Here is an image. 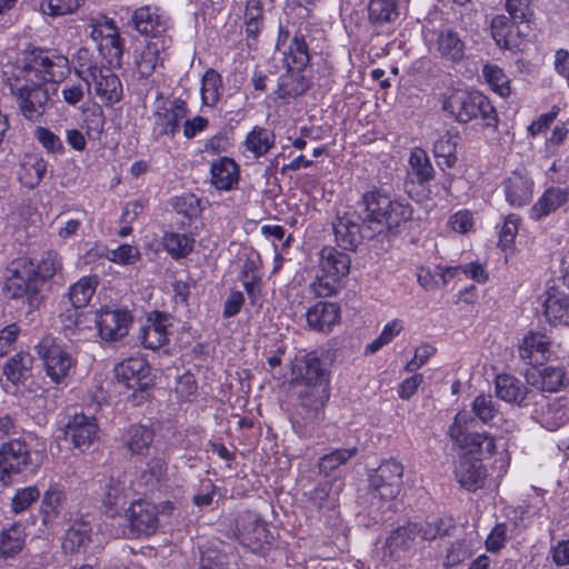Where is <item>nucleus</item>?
Listing matches in <instances>:
<instances>
[{
  "mask_svg": "<svg viewBox=\"0 0 569 569\" xmlns=\"http://www.w3.org/2000/svg\"><path fill=\"white\" fill-rule=\"evenodd\" d=\"M360 207L363 217L356 211L338 213L332 227L336 241L345 250H355L365 238H372L385 230H398L412 218V207L403 199H391L382 190L363 193Z\"/></svg>",
  "mask_w": 569,
  "mask_h": 569,
  "instance_id": "1",
  "label": "nucleus"
},
{
  "mask_svg": "<svg viewBox=\"0 0 569 569\" xmlns=\"http://www.w3.org/2000/svg\"><path fill=\"white\" fill-rule=\"evenodd\" d=\"M62 269V261L54 251L46 252L38 263L20 259L7 270L3 293L9 299H22L31 309L43 301V287Z\"/></svg>",
  "mask_w": 569,
  "mask_h": 569,
  "instance_id": "2",
  "label": "nucleus"
},
{
  "mask_svg": "<svg viewBox=\"0 0 569 569\" xmlns=\"http://www.w3.org/2000/svg\"><path fill=\"white\" fill-rule=\"evenodd\" d=\"M507 10L513 20L505 14H497L491 20V34L502 49L519 50L531 33L532 10L530 0H507Z\"/></svg>",
  "mask_w": 569,
  "mask_h": 569,
  "instance_id": "3",
  "label": "nucleus"
},
{
  "mask_svg": "<svg viewBox=\"0 0 569 569\" xmlns=\"http://www.w3.org/2000/svg\"><path fill=\"white\" fill-rule=\"evenodd\" d=\"M403 483V466L395 460L382 461L370 476L369 512L376 521L385 520V513L391 510L392 502L400 493Z\"/></svg>",
  "mask_w": 569,
  "mask_h": 569,
  "instance_id": "4",
  "label": "nucleus"
},
{
  "mask_svg": "<svg viewBox=\"0 0 569 569\" xmlns=\"http://www.w3.org/2000/svg\"><path fill=\"white\" fill-rule=\"evenodd\" d=\"M20 63L13 77L41 82L43 86L49 81L60 82L69 72L68 58L53 50L34 48L24 51Z\"/></svg>",
  "mask_w": 569,
  "mask_h": 569,
  "instance_id": "5",
  "label": "nucleus"
},
{
  "mask_svg": "<svg viewBox=\"0 0 569 569\" xmlns=\"http://www.w3.org/2000/svg\"><path fill=\"white\" fill-rule=\"evenodd\" d=\"M442 109L461 123L480 119L488 128H496L498 124L495 107L479 91L452 90L445 97Z\"/></svg>",
  "mask_w": 569,
  "mask_h": 569,
  "instance_id": "6",
  "label": "nucleus"
},
{
  "mask_svg": "<svg viewBox=\"0 0 569 569\" xmlns=\"http://www.w3.org/2000/svg\"><path fill=\"white\" fill-rule=\"evenodd\" d=\"M283 62L288 70L278 79L277 94L280 99L296 98L309 88V80L302 74V69L309 63L308 44L302 34H296L283 52Z\"/></svg>",
  "mask_w": 569,
  "mask_h": 569,
  "instance_id": "7",
  "label": "nucleus"
},
{
  "mask_svg": "<svg viewBox=\"0 0 569 569\" xmlns=\"http://www.w3.org/2000/svg\"><path fill=\"white\" fill-rule=\"evenodd\" d=\"M9 86L23 118L28 121L39 122L51 107L46 86L21 77H12L9 80Z\"/></svg>",
  "mask_w": 569,
  "mask_h": 569,
  "instance_id": "8",
  "label": "nucleus"
},
{
  "mask_svg": "<svg viewBox=\"0 0 569 569\" xmlns=\"http://www.w3.org/2000/svg\"><path fill=\"white\" fill-rule=\"evenodd\" d=\"M473 423V417L467 411H459L449 427L451 440L469 453L493 456L496 452L495 438L487 432H470L469 429Z\"/></svg>",
  "mask_w": 569,
  "mask_h": 569,
  "instance_id": "9",
  "label": "nucleus"
},
{
  "mask_svg": "<svg viewBox=\"0 0 569 569\" xmlns=\"http://www.w3.org/2000/svg\"><path fill=\"white\" fill-rule=\"evenodd\" d=\"M551 338L545 333L536 332V353H541V357L549 361L548 363H539L536 359V371H538V379L536 386L543 392H558L569 383L566 368L556 360H550Z\"/></svg>",
  "mask_w": 569,
  "mask_h": 569,
  "instance_id": "10",
  "label": "nucleus"
},
{
  "mask_svg": "<svg viewBox=\"0 0 569 569\" xmlns=\"http://www.w3.org/2000/svg\"><path fill=\"white\" fill-rule=\"evenodd\" d=\"M39 463L32 459L29 445L21 439H13L0 446V485L11 483L14 475L24 471L36 472Z\"/></svg>",
  "mask_w": 569,
  "mask_h": 569,
  "instance_id": "11",
  "label": "nucleus"
},
{
  "mask_svg": "<svg viewBox=\"0 0 569 569\" xmlns=\"http://www.w3.org/2000/svg\"><path fill=\"white\" fill-rule=\"evenodd\" d=\"M37 351L47 376L57 385L63 383L76 365L73 356L60 341L49 336L37 345Z\"/></svg>",
  "mask_w": 569,
  "mask_h": 569,
  "instance_id": "12",
  "label": "nucleus"
},
{
  "mask_svg": "<svg viewBox=\"0 0 569 569\" xmlns=\"http://www.w3.org/2000/svg\"><path fill=\"white\" fill-rule=\"evenodd\" d=\"M78 76L93 87L96 96L104 106L111 107L122 99V83L111 69L80 63Z\"/></svg>",
  "mask_w": 569,
  "mask_h": 569,
  "instance_id": "13",
  "label": "nucleus"
},
{
  "mask_svg": "<svg viewBox=\"0 0 569 569\" xmlns=\"http://www.w3.org/2000/svg\"><path fill=\"white\" fill-rule=\"evenodd\" d=\"M425 39L429 51L447 62L458 63L466 58V42L451 27L429 30Z\"/></svg>",
  "mask_w": 569,
  "mask_h": 569,
  "instance_id": "14",
  "label": "nucleus"
},
{
  "mask_svg": "<svg viewBox=\"0 0 569 569\" xmlns=\"http://www.w3.org/2000/svg\"><path fill=\"white\" fill-rule=\"evenodd\" d=\"M158 513L153 503L142 499L133 501L127 510L129 527L124 535L133 538L153 535L159 528Z\"/></svg>",
  "mask_w": 569,
  "mask_h": 569,
  "instance_id": "15",
  "label": "nucleus"
},
{
  "mask_svg": "<svg viewBox=\"0 0 569 569\" xmlns=\"http://www.w3.org/2000/svg\"><path fill=\"white\" fill-rule=\"evenodd\" d=\"M94 322L102 340L117 341L128 335L132 316L126 309L103 308L96 313Z\"/></svg>",
  "mask_w": 569,
  "mask_h": 569,
  "instance_id": "16",
  "label": "nucleus"
},
{
  "mask_svg": "<svg viewBox=\"0 0 569 569\" xmlns=\"http://www.w3.org/2000/svg\"><path fill=\"white\" fill-rule=\"evenodd\" d=\"M188 108L184 100L176 98L158 107L153 112V134L159 138L162 136L174 137L179 130L180 121L187 117Z\"/></svg>",
  "mask_w": 569,
  "mask_h": 569,
  "instance_id": "17",
  "label": "nucleus"
},
{
  "mask_svg": "<svg viewBox=\"0 0 569 569\" xmlns=\"http://www.w3.org/2000/svg\"><path fill=\"white\" fill-rule=\"evenodd\" d=\"M131 22L133 28L150 40L168 38L164 33L169 28V18L157 7L143 6L134 10Z\"/></svg>",
  "mask_w": 569,
  "mask_h": 569,
  "instance_id": "18",
  "label": "nucleus"
},
{
  "mask_svg": "<svg viewBox=\"0 0 569 569\" xmlns=\"http://www.w3.org/2000/svg\"><path fill=\"white\" fill-rule=\"evenodd\" d=\"M238 539L240 543L253 552L260 551L264 545H270L272 535L257 515L247 512L241 516L238 527Z\"/></svg>",
  "mask_w": 569,
  "mask_h": 569,
  "instance_id": "19",
  "label": "nucleus"
},
{
  "mask_svg": "<svg viewBox=\"0 0 569 569\" xmlns=\"http://www.w3.org/2000/svg\"><path fill=\"white\" fill-rule=\"evenodd\" d=\"M171 38L149 40L134 51V68L140 79H148L161 66V52L171 46Z\"/></svg>",
  "mask_w": 569,
  "mask_h": 569,
  "instance_id": "20",
  "label": "nucleus"
},
{
  "mask_svg": "<svg viewBox=\"0 0 569 569\" xmlns=\"http://www.w3.org/2000/svg\"><path fill=\"white\" fill-rule=\"evenodd\" d=\"M99 431L96 418L81 412L70 419L64 433L76 448L84 451L99 438Z\"/></svg>",
  "mask_w": 569,
  "mask_h": 569,
  "instance_id": "21",
  "label": "nucleus"
},
{
  "mask_svg": "<svg viewBox=\"0 0 569 569\" xmlns=\"http://www.w3.org/2000/svg\"><path fill=\"white\" fill-rule=\"evenodd\" d=\"M418 538V525L408 522L407 525L397 528L388 537L383 547V560L386 566L389 561L386 558L400 560L406 557L410 549L416 545Z\"/></svg>",
  "mask_w": 569,
  "mask_h": 569,
  "instance_id": "22",
  "label": "nucleus"
},
{
  "mask_svg": "<svg viewBox=\"0 0 569 569\" xmlns=\"http://www.w3.org/2000/svg\"><path fill=\"white\" fill-rule=\"evenodd\" d=\"M168 322L169 319L166 315L159 311L151 312L139 329L138 340L146 349L161 348L168 341Z\"/></svg>",
  "mask_w": 569,
  "mask_h": 569,
  "instance_id": "23",
  "label": "nucleus"
},
{
  "mask_svg": "<svg viewBox=\"0 0 569 569\" xmlns=\"http://www.w3.org/2000/svg\"><path fill=\"white\" fill-rule=\"evenodd\" d=\"M150 368L142 357H130L118 363L114 373L118 382L128 389H140L147 385L143 380L149 376Z\"/></svg>",
  "mask_w": 569,
  "mask_h": 569,
  "instance_id": "24",
  "label": "nucleus"
},
{
  "mask_svg": "<svg viewBox=\"0 0 569 569\" xmlns=\"http://www.w3.org/2000/svg\"><path fill=\"white\" fill-rule=\"evenodd\" d=\"M329 383H296L300 405L311 415L312 420H320L321 409L329 398Z\"/></svg>",
  "mask_w": 569,
  "mask_h": 569,
  "instance_id": "25",
  "label": "nucleus"
},
{
  "mask_svg": "<svg viewBox=\"0 0 569 569\" xmlns=\"http://www.w3.org/2000/svg\"><path fill=\"white\" fill-rule=\"evenodd\" d=\"M542 307L543 315L550 323L569 327V291L556 286L550 287L546 292Z\"/></svg>",
  "mask_w": 569,
  "mask_h": 569,
  "instance_id": "26",
  "label": "nucleus"
},
{
  "mask_svg": "<svg viewBox=\"0 0 569 569\" xmlns=\"http://www.w3.org/2000/svg\"><path fill=\"white\" fill-rule=\"evenodd\" d=\"M455 475L461 487L475 491L482 487L486 479V469L480 459L465 455L459 459Z\"/></svg>",
  "mask_w": 569,
  "mask_h": 569,
  "instance_id": "27",
  "label": "nucleus"
},
{
  "mask_svg": "<svg viewBox=\"0 0 569 569\" xmlns=\"http://www.w3.org/2000/svg\"><path fill=\"white\" fill-rule=\"evenodd\" d=\"M293 372L296 375V383L328 382L322 362L315 352L307 353L297 359Z\"/></svg>",
  "mask_w": 569,
  "mask_h": 569,
  "instance_id": "28",
  "label": "nucleus"
},
{
  "mask_svg": "<svg viewBox=\"0 0 569 569\" xmlns=\"http://www.w3.org/2000/svg\"><path fill=\"white\" fill-rule=\"evenodd\" d=\"M339 317L340 309L333 302H318L306 313L308 326L318 331H330Z\"/></svg>",
  "mask_w": 569,
  "mask_h": 569,
  "instance_id": "29",
  "label": "nucleus"
},
{
  "mask_svg": "<svg viewBox=\"0 0 569 569\" xmlns=\"http://www.w3.org/2000/svg\"><path fill=\"white\" fill-rule=\"evenodd\" d=\"M154 431L144 425L130 426L122 436L123 447L131 455L146 456L153 442Z\"/></svg>",
  "mask_w": 569,
  "mask_h": 569,
  "instance_id": "30",
  "label": "nucleus"
},
{
  "mask_svg": "<svg viewBox=\"0 0 569 569\" xmlns=\"http://www.w3.org/2000/svg\"><path fill=\"white\" fill-rule=\"evenodd\" d=\"M211 183L218 190H231L239 180L238 164L228 157H222L211 163Z\"/></svg>",
  "mask_w": 569,
  "mask_h": 569,
  "instance_id": "31",
  "label": "nucleus"
},
{
  "mask_svg": "<svg viewBox=\"0 0 569 569\" xmlns=\"http://www.w3.org/2000/svg\"><path fill=\"white\" fill-rule=\"evenodd\" d=\"M350 257L333 247H325L320 251V272L328 273L338 279L345 278L350 270Z\"/></svg>",
  "mask_w": 569,
  "mask_h": 569,
  "instance_id": "32",
  "label": "nucleus"
},
{
  "mask_svg": "<svg viewBox=\"0 0 569 569\" xmlns=\"http://www.w3.org/2000/svg\"><path fill=\"white\" fill-rule=\"evenodd\" d=\"M339 493L335 481H323L308 492V500L318 510L329 511L338 506Z\"/></svg>",
  "mask_w": 569,
  "mask_h": 569,
  "instance_id": "33",
  "label": "nucleus"
},
{
  "mask_svg": "<svg viewBox=\"0 0 569 569\" xmlns=\"http://www.w3.org/2000/svg\"><path fill=\"white\" fill-rule=\"evenodd\" d=\"M132 495L130 485L127 486L126 479L110 478L103 497V502L111 516L118 515L119 510L127 503L128 498Z\"/></svg>",
  "mask_w": 569,
  "mask_h": 569,
  "instance_id": "34",
  "label": "nucleus"
},
{
  "mask_svg": "<svg viewBox=\"0 0 569 569\" xmlns=\"http://www.w3.org/2000/svg\"><path fill=\"white\" fill-rule=\"evenodd\" d=\"M26 541L24 528L14 523L4 529L0 537V557L3 559L14 558L23 548Z\"/></svg>",
  "mask_w": 569,
  "mask_h": 569,
  "instance_id": "35",
  "label": "nucleus"
},
{
  "mask_svg": "<svg viewBox=\"0 0 569 569\" xmlns=\"http://www.w3.org/2000/svg\"><path fill=\"white\" fill-rule=\"evenodd\" d=\"M46 172L47 162L40 157L31 156L21 163L18 177L24 187L33 189L41 182Z\"/></svg>",
  "mask_w": 569,
  "mask_h": 569,
  "instance_id": "36",
  "label": "nucleus"
},
{
  "mask_svg": "<svg viewBox=\"0 0 569 569\" xmlns=\"http://www.w3.org/2000/svg\"><path fill=\"white\" fill-rule=\"evenodd\" d=\"M507 201L515 207L527 204L531 199V188L521 174L513 173L505 182Z\"/></svg>",
  "mask_w": 569,
  "mask_h": 569,
  "instance_id": "37",
  "label": "nucleus"
},
{
  "mask_svg": "<svg viewBox=\"0 0 569 569\" xmlns=\"http://www.w3.org/2000/svg\"><path fill=\"white\" fill-rule=\"evenodd\" d=\"M243 144L256 158L262 157L274 146V133L267 128L256 126L247 134Z\"/></svg>",
  "mask_w": 569,
  "mask_h": 569,
  "instance_id": "38",
  "label": "nucleus"
},
{
  "mask_svg": "<svg viewBox=\"0 0 569 569\" xmlns=\"http://www.w3.org/2000/svg\"><path fill=\"white\" fill-rule=\"evenodd\" d=\"M92 528L83 520L73 521L64 533L62 549L66 552H76L90 541Z\"/></svg>",
  "mask_w": 569,
  "mask_h": 569,
  "instance_id": "39",
  "label": "nucleus"
},
{
  "mask_svg": "<svg viewBox=\"0 0 569 569\" xmlns=\"http://www.w3.org/2000/svg\"><path fill=\"white\" fill-rule=\"evenodd\" d=\"M194 239L187 233L164 232L162 246L174 260L187 257L193 249Z\"/></svg>",
  "mask_w": 569,
  "mask_h": 569,
  "instance_id": "40",
  "label": "nucleus"
},
{
  "mask_svg": "<svg viewBox=\"0 0 569 569\" xmlns=\"http://www.w3.org/2000/svg\"><path fill=\"white\" fill-rule=\"evenodd\" d=\"M569 200V188L561 189L557 187L548 188L536 202L538 218L548 216L562 207Z\"/></svg>",
  "mask_w": 569,
  "mask_h": 569,
  "instance_id": "41",
  "label": "nucleus"
},
{
  "mask_svg": "<svg viewBox=\"0 0 569 569\" xmlns=\"http://www.w3.org/2000/svg\"><path fill=\"white\" fill-rule=\"evenodd\" d=\"M32 357L29 353H17L3 367V375L13 385L24 381L31 372Z\"/></svg>",
  "mask_w": 569,
  "mask_h": 569,
  "instance_id": "42",
  "label": "nucleus"
},
{
  "mask_svg": "<svg viewBox=\"0 0 569 569\" xmlns=\"http://www.w3.org/2000/svg\"><path fill=\"white\" fill-rule=\"evenodd\" d=\"M64 501V492L57 485L50 486L44 492L40 512L44 525L53 521L62 508Z\"/></svg>",
  "mask_w": 569,
  "mask_h": 569,
  "instance_id": "43",
  "label": "nucleus"
},
{
  "mask_svg": "<svg viewBox=\"0 0 569 569\" xmlns=\"http://www.w3.org/2000/svg\"><path fill=\"white\" fill-rule=\"evenodd\" d=\"M221 93V76L214 69L207 70L201 80L202 104L207 107H214L219 101Z\"/></svg>",
  "mask_w": 569,
  "mask_h": 569,
  "instance_id": "44",
  "label": "nucleus"
},
{
  "mask_svg": "<svg viewBox=\"0 0 569 569\" xmlns=\"http://www.w3.org/2000/svg\"><path fill=\"white\" fill-rule=\"evenodd\" d=\"M497 397L507 402L522 403L526 398L520 381L508 375L498 376L496 379Z\"/></svg>",
  "mask_w": 569,
  "mask_h": 569,
  "instance_id": "45",
  "label": "nucleus"
},
{
  "mask_svg": "<svg viewBox=\"0 0 569 569\" xmlns=\"http://www.w3.org/2000/svg\"><path fill=\"white\" fill-rule=\"evenodd\" d=\"M96 287L97 280L94 278L82 277L69 288V299L74 310L81 309L90 302Z\"/></svg>",
  "mask_w": 569,
  "mask_h": 569,
  "instance_id": "46",
  "label": "nucleus"
},
{
  "mask_svg": "<svg viewBox=\"0 0 569 569\" xmlns=\"http://www.w3.org/2000/svg\"><path fill=\"white\" fill-rule=\"evenodd\" d=\"M358 453L357 447L335 449L333 451L323 455L319 459V471L326 476L337 470L340 466L347 463L351 458Z\"/></svg>",
  "mask_w": 569,
  "mask_h": 569,
  "instance_id": "47",
  "label": "nucleus"
},
{
  "mask_svg": "<svg viewBox=\"0 0 569 569\" xmlns=\"http://www.w3.org/2000/svg\"><path fill=\"white\" fill-rule=\"evenodd\" d=\"M456 139L446 134L440 137L433 146V153L438 166L445 170L452 168L457 162Z\"/></svg>",
  "mask_w": 569,
  "mask_h": 569,
  "instance_id": "48",
  "label": "nucleus"
},
{
  "mask_svg": "<svg viewBox=\"0 0 569 569\" xmlns=\"http://www.w3.org/2000/svg\"><path fill=\"white\" fill-rule=\"evenodd\" d=\"M482 76L493 92L502 98L510 94L511 88L509 77L500 67L487 63L482 68Z\"/></svg>",
  "mask_w": 569,
  "mask_h": 569,
  "instance_id": "49",
  "label": "nucleus"
},
{
  "mask_svg": "<svg viewBox=\"0 0 569 569\" xmlns=\"http://www.w3.org/2000/svg\"><path fill=\"white\" fill-rule=\"evenodd\" d=\"M410 173L419 183L429 181L433 177V168L427 152L421 148H415L409 158Z\"/></svg>",
  "mask_w": 569,
  "mask_h": 569,
  "instance_id": "50",
  "label": "nucleus"
},
{
  "mask_svg": "<svg viewBox=\"0 0 569 569\" xmlns=\"http://www.w3.org/2000/svg\"><path fill=\"white\" fill-rule=\"evenodd\" d=\"M369 20L375 24H383L393 21L398 17L396 0H370Z\"/></svg>",
  "mask_w": 569,
  "mask_h": 569,
  "instance_id": "51",
  "label": "nucleus"
},
{
  "mask_svg": "<svg viewBox=\"0 0 569 569\" xmlns=\"http://www.w3.org/2000/svg\"><path fill=\"white\" fill-rule=\"evenodd\" d=\"M455 528L450 519L433 518L423 525H418V537L423 541H432L450 535Z\"/></svg>",
  "mask_w": 569,
  "mask_h": 569,
  "instance_id": "52",
  "label": "nucleus"
},
{
  "mask_svg": "<svg viewBox=\"0 0 569 569\" xmlns=\"http://www.w3.org/2000/svg\"><path fill=\"white\" fill-rule=\"evenodd\" d=\"M262 3L260 0H247L244 9V24L248 38L253 40L261 31L263 24Z\"/></svg>",
  "mask_w": 569,
  "mask_h": 569,
  "instance_id": "53",
  "label": "nucleus"
},
{
  "mask_svg": "<svg viewBox=\"0 0 569 569\" xmlns=\"http://www.w3.org/2000/svg\"><path fill=\"white\" fill-rule=\"evenodd\" d=\"M471 409L477 419L483 423H490L499 413L498 403L491 395L480 393L472 403Z\"/></svg>",
  "mask_w": 569,
  "mask_h": 569,
  "instance_id": "54",
  "label": "nucleus"
},
{
  "mask_svg": "<svg viewBox=\"0 0 569 569\" xmlns=\"http://www.w3.org/2000/svg\"><path fill=\"white\" fill-rule=\"evenodd\" d=\"M41 496L37 486H28L16 490L11 499V510L14 513L27 511Z\"/></svg>",
  "mask_w": 569,
  "mask_h": 569,
  "instance_id": "55",
  "label": "nucleus"
},
{
  "mask_svg": "<svg viewBox=\"0 0 569 569\" xmlns=\"http://www.w3.org/2000/svg\"><path fill=\"white\" fill-rule=\"evenodd\" d=\"M340 281L341 279L319 272L316 280L310 284V292L322 298L335 296L340 289Z\"/></svg>",
  "mask_w": 569,
  "mask_h": 569,
  "instance_id": "56",
  "label": "nucleus"
},
{
  "mask_svg": "<svg viewBox=\"0 0 569 569\" xmlns=\"http://www.w3.org/2000/svg\"><path fill=\"white\" fill-rule=\"evenodd\" d=\"M34 138L47 152L53 154L64 153V146L61 138L50 129L41 126L37 127L34 129Z\"/></svg>",
  "mask_w": 569,
  "mask_h": 569,
  "instance_id": "57",
  "label": "nucleus"
},
{
  "mask_svg": "<svg viewBox=\"0 0 569 569\" xmlns=\"http://www.w3.org/2000/svg\"><path fill=\"white\" fill-rule=\"evenodd\" d=\"M84 0H42L40 8L44 14L58 17L74 12Z\"/></svg>",
  "mask_w": 569,
  "mask_h": 569,
  "instance_id": "58",
  "label": "nucleus"
},
{
  "mask_svg": "<svg viewBox=\"0 0 569 569\" xmlns=\"http://www.w3.org/2000/svg\"><path fill=\"white\" fill-rule=\"evenodd\" d=\"M403 329L402 321L399 319H395L388 322L381 333L371 343L367 346V351L375 353L380 350L383 346L391 342Z\"/></svg>",
  "mask_w": 569,
  "mask_h": 569,
  "instance_id": "59",
  "label": "nucleus"
},
{
  "mask_svg": "<svg viewBox=\"0 0 569 569\" xmlns=\"http://www.w3.org/2000/svg\"><path fill=\"white\" fill-rule=\"evenodd\" d=\"M97 47L101 52L106 51L110 62H119L123 53V40L120 37L118 27L113 28V32L106 37Z\"/></svg>",
  "mask_w": 569,
  "mask_h": 569,
  "instance_id": "60",
  "label": "nucleus"
},
{
  "mask_svg": "<svg viewBox=\"0 0 569 569\" xmlns=\"http://www.w3.org/2000/svg\"><path fill=\"white\" fill-rule=\"evenodd\" d=\"M90 84L88 81L80 78L79 81H67L61 89L63 101L69 106H76L83 98L86 92H89Z\"/></svg>",
  "mask_w": 569,
  "mask_h": 569,
  "instance_id": "61",
  "label": "nucleus"
},
{
  "mask_svg": "<svg viewBox=\"0 0 569 569\" xmlns=\"http://www.w3.org/2000/svg\"><path fill=\"white\" fill-rule=\"evenodd\" d=\"M89 329L84 326L82 316L73 310L72 315L66 316L62 319V330L64 336L70 340H81L86 338V330Z\"/></svg>",
  "mask_w": 569,
  "mask_h": 569,
  "instance_id": "62",
  "label": "nucleus"
},
{
  "mask_svg": "<svg viewBox=\"0 0 569 569\" xmlns=\"http://www.w3.org/2000/svg\"><path fill=\"white\" fill-rule=\"evenodd\" d=\"M448 227L450 230L466 234L475 231V218L473 213L467 209L459 210L450 216L448 220Z\"/></svg>",
  "mask_w": 569,
  "mask_h": 569,
  "instance_id": "63",
  "label": "nucleus"
},
{
  "mask_svg": "<svg viewBox=\"0 0 569 569\" xmlns=\"http://www.w3.org/2000/svg\"><path fill=\"white\" fill-rule=\"evenodd\" d=\"M107 259L121 266L133 264L140 259V252L137 247L126 243L109 250Z\"/></svg>",
  "mask_w": 569,
  "mask_h": 569,
  "instance_id": "64",
  "label": "nucleus"
}]
</instances>
